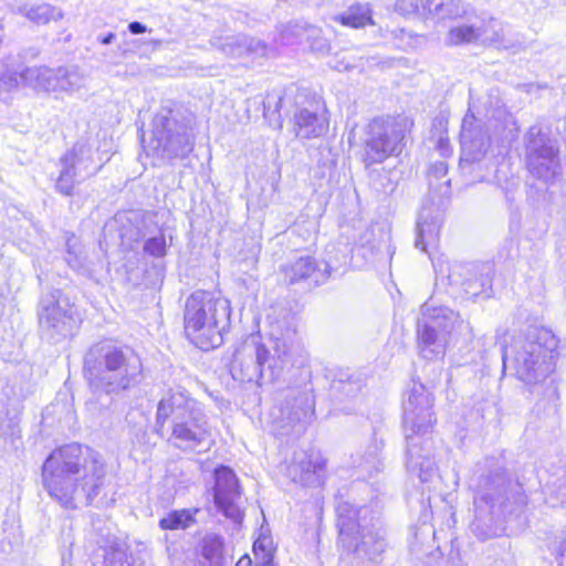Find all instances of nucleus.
Wrapping results in <instances>:
<instances>
[{"instance_id": "nucleus-1", "label": "nucleus", "mask_w": 566, "mask_h": 566, "mask_svg": "<svg viewBox=\"0 0 566 566\" xmlns=\"http://www.w3.org/2000/svg\"><path fill=\"white\" fill-rule=\"evenodd\" d=\"M106 467L101 455L78 443L55 449L42 465L43 486L61 506H90L105 484Z\"/></svg>"}, {"instance_id": "nucleus-2", "label": "nucleus", "mask_w": 566, "mask_h": 566, "mask_svg": "<svg viewBox=\"0 0 566 566\" xmlns=\"http://www.w3.org/2000/svg\"><path fill=\"white\" fill-rule=\"evenodd\" d=\"M84 375L95 392L120 396L144 380L139 354L129 345L113 339L93 344L84 356Z\"/></svg>"}, {"instance_id": "nucleus-3", "label": "nucleus", "mask_w": 566, "mask_h": 566, "mask_svg": "<svg viewBox=\"0 0 566 566\" xmlns=\"http://www.w3.org/2000/svg\"><path fill=\"white\" fill-rule=\"evenodd\" d=\"M300 349L295 328L274 335L269 344L249 339L239 345L229 363L232 378L240 382L255 384L259 387L274 382L294 364Z\"/></svg>"}, {"instance_id": "nucleus-4", "label": "nucleus", "mask_w": 566, "mask_h": 566, "mask_svg": "<svg viewBox=\"0 0 566 566\" xmlns=\"http://www.w3.org/2000/svg\"><path fill=\"white\" fill-rule=\"evenodd\" d=\"M171 417L170 439L184 451H195L208 444L210 431L202 405L181 387L170 389L157 406L156 432L164 436V426Z\"/></svg>"}, {"instance_id": "nucleus-5", "label": "nucleus", "mask_w": 566, "mask_h": 566, "mask_svg": "<svg viewBox=\"0 0 566 566\" xmlns=\"http://www.w3.org/2000/svg\"><path fill=\"white\" fill-rule=\"evenodd\" d=\"M338 544L358 558L374 563L382 560L387 548L380 514L370 505L354 506L342 502L336 509Z\"/></svg>"}, {"instance_id": "nucleus-6", "label": "nucleus", "mask_w": 566, "mask_h": 566, "mask_svg": "<svg viewBox=\"0 0 566 566\" xmlns=\"http://www.w3.org/2000/svg\"><path fill=\"white\" fill-rule=\"evenodd\" d=\"M558 340L546 328H531L514 339L510 348L501 346L504 369L512 368L525 385H537L554 370V353Z\"/></svg>"}, {"instance_id": "nucleus-7", "label": "nucleus", "mask_w": 566, "mask_h": 566, "mask_svg": "<svg viewBox=\"0 0 566 566\" xmlns=\"http://www.w3.org/2000/svg\"><path fill=\"white\" fill-rule=\"evenodd\" d=\"M185 333L202 350L219 347L230 323L229 302L206 291L192 293L185 306Z\"/></svg>"}, {"instance_id": "nucleus-8", "label": "nucleus", "mask_w": 566, "mask_h": 566, "mask_svg": "<svg viewBox=\"0 0 566 566\" xmlns=\"http://www.w3.org/2000/svg\"><path fill=\"white\" fill-rule=\"evenodd\" d=\"M195 134L192 120L172 101L163 105L151 122L149 150L161 159L185 158L192 150Z\"/></svg>"}, {"instance_id": "nucleus-9", "label": "nucleus", "mask_w": 566, "mask_h": 566, "mask_svg": "<svg viewBox=\"0 0 566 566\" xmlns=\"http://www.w3.org/2000/svg\"><path fill=\"white\" fill-rule=\"evenodd\" d=\"M36 317L41 338L55 344L74 336L82 323L77 307L59 289L41 294Z\"/></svg>"}, {"instance_id": "nucleus-10", "label": "nucleus", "mask_w": 566, "mask_h": 566, "mask_svg": "<svg viewBox=\"0 0 566 566\" xmlns=\"http://www.w3.org/2000/svg\"><path fill=\"white\" fill-rule=\"evenodd\" d=\"M525 161L528 172L544 184L560 174L559 147L547 128L532 126L524 136Z\"/></svg>"}, {"instance_id": "nucleus-11", "label": "nucleus", "mask_w": 566, "mask_h": 566, "mask_svg": "<svg viewBox=\"0 0 566 566\" xmlns=\"http://www.w3.org/2000/svg\"><path fill=\"white\" fill-rule=\"evenodd\" d=\"M405 130L394 118L377 117L365 129L363 161L366 168L389 157L399 156L403 149Z\"/></svg>"}, {"instance_id": "nucleus-12", "label": "nucleus", "mask_w": 566, "mask_h": 566, "mask_svg": "<svg viewBox=\"0 0 566 566\" xmlns=\"http://www.w3.org/2000/svg\"><path fill=\"white\" fill-rule=\"evenodd\" d=\"M459 322L458 313L449 307L433 308L430 315L423 314L417 326V347L422 358H443L448 338Z\"/></svg>"}, {"instance_id": "nucleus-13", "label": "nucleus", "mask_w": 566, "mask_h": 566, "mask_svg": "<svg viewBox=\"0 0 566 566\" xmlns=\"http://www.w3.org/2000/svg\"><path fill=\"white\" fill-rule=\"evenodd\" d=\"M402 428L410 443L409 452L419 437L415 433H430L437 422L433 411V396L421 382H413L403 401Z\"/></svg>"}, {"instance_id": "nucleus-14", "label": "nucleus", "mask_w": 566, "mask_h": 566, "mask_svg": "<svg viewBox=\"0 0 566 566\" xmlns=\"http://www.w3.org/2000/svg\"><path fill=\"white\" fill-rule=\"evenodd\" d=\"M279 434L300 437L314 413L312 388L291 387L280 406Z\"/></svg>"}, {"instance_id": "nucleus-15", "label": "nucleus", "mask_w": 566, "mask_h": 566, "mask_svg": "<svg viewBox=\"0 0 566 566\" xmlns=\"http://www.w3.org/2000/svg\"><path fill=\"white\" fill-rule=\"evenodd\" d=\"M25 77L31 87L44 92H64L72 94L84 86V74L77 66H61L49 69L46 66L27 67Z\"/></svg>"}, {"instance_id": "nucleus-16", "label": "nucleus", "mask_w": 566, "mask_h": 566, "mask_svg": "<svg viewBox=\"0 0 566 566\" xmlns=\"http://www.w3.org/2000/svg\"><path fill=\"white\" fill-rule=\"evenodd\" d=\"M448 271L450 284L460 286L467 298H475L480 295L491 296L492 266L489 263L453 262Z\"/></svg>"}, {"instance_id": "nucleus-17", "label": "nucleus", "mask_w": 566, "mask_h": 566, "mask_svg": "<svg viewBox=\"0 0 566 566\" xmlns=\"http://www.w3.org/2000/svg\"><path fill=\"white\" fill-rule=\"evenodd\" d=\"M486 462H490L488 464L489 473L480 475L474 497V505L481 513L484 507H489L490 513H492L496 505L503 506L507 500V486L510 484L506 471L501 464L494 463L493 459H488Z\"/></svg>"}, {"instance_id": "nucleus-18", "label": "nucleus", "mask_w": 566, "mask_h": 566, "mask_svg": "<svg viewBox=\"0 0 566 566\" xmlns=\"http://www.w3.org/2000/svg\"><path fill=\"white\" fill-rule=\"evenodd\" d=\"M214 478L213 501L216 506L227 518L240 524L243 513L238 505L241 492L237 475L229 467L221 465L214 470Z\"/></svg>"}, {"instance_id": "nucleus-19", "label": "nucleus", "mask_w": 566, "mask_h": 566, "mask_svg": "<svg viewBox=\"0 0 566 566\" xmlns=\"http://www.w3.org/2000/svg\"><path fill=\"white\" fill-rule=\"evenodd\" d=\"M335 266L332 260L318 263L314 258L306 255L300 256L281 266L283 282L287 285L305 283L311 285H321L331 276Z\"/></svg>"}, {"instance_id": "nucleus-20", "label": "nucleus", "mask_w": 566, "mask_h": 566, "mask_svg": "<svg viewBox=\"0 0 566 566\" xmlns=\"http://www.w3.org/2000/svg\"><path fill=\"white\" fill-rule=\"evenodd\" d=\"M461 147V165L481 161L490 147L488 130L470 114H467L462 120Z\"/></svg>"}, {"instance_id": "nucleus-21", "label": "nucleus", "mask_w": 566, "mask_h": 566, "mask_svg": "<svg viewBox=\"0 0 566 566\" xmlns=\"http://www.w3.org/2000/svg\"><path fill=\"white\" fill-rule=\"evenodd\" d=\"M326 461L315 452L295 453L287 468V474L295 483L304 486H319L323 483Z\"/></svg>"}, {"instance_id": "nucleus-22", "label": "nucleus", "mask_w": 566, "mask_h": 566, "mask_svg": "<svg viewBox=\"0 0 566 566\" xmlns=\"http://www.w3.org/2000/svg\"><path fill=\"white\" fill-rule=\"evenodd\" d=\"M293 130L300 138L310 139L324 135L328 130V118L319 102L296 109L293 116Z\"/></svg>"}, {"instance_id": "nucleus-23", "label": "nucleus", "mask_w": 566, "mask_h": 566, "mask_svg": "<svg viewBox=\"0 0 566 566\" xmlns=\"http://www.w3.org/2000/svg\"><path fill=\"white\" fill-rule=\"evenodd\" d=\"M428 434L429 433H415L419 439L416 440L417 442L412 447L413 451L411 452H409L411 446L408 439L405 438L406 468L410 473L417 475L421 482L429 481L434 465L432 460V443Z\"/></svg>"}, {"instance_id": "nucleus-24", "label": "nucleus", "mask_w": 566, "mask_h": 566, "mask_svg": "<svg viewBox=\"0 0 566 566\" xmlns=\"http://www.w3.org/2000/svg\"><path fill=\"white\" fill-rule=\"evenodd\" d=\"M441 224L442 214L439 209L423 207L417 220L415 247L428 252V247H434L439 241Z\"/></svg>"}, {"instance_id": "nucleus-25", "label": "nucleus", "mask_w": 566, "mask_h": 566, "mask_svg": "<svg viewBox=\"0 0 566 566\" xmlns=\"http://www.w3.org/2000/svg\"><path fill=\"white\" fill-rule=\"evenodd\" d=\"M211 43L219 51L231 57H240L248 53L263 54L265 46L256 39L250 38L245 34L216 36Z\"/></svg>"}, {"instance_id": "nucleus-26", "label": "nucleus", "mask_w": 566, "mask_h": 566, "mask_svg": "<svg viewBox=\"0 0 566 566\" xmlns=\"http://www.w3.org/2000/svg\"><path fill=\"white\" fill-rule=\"evenodd\" d=\"M60 161L67 163L83 177L96 174L102 165L94 166L93 149L86 140H77L73 148L61 157Z\"/></svg>"}, {"instance_id": "nucleus-27", "label": "nucleus", "mask_w": 566, "mask_h": 566, "mask_svg": "<svg viewBox=\"0 0 566 566\" xmlns=\"http://www.w3.org/2000/svg\"><path fill=\"white\" fill-rule=\"evenodd\" d=\"M429 14L438 20H457L468 17L472 7L462 0H428Z\"/></svg>"}, {"instance_id": "nucleus-28", "label": "nucleus", "mask_w": 566, "mask_h": 566, "mask_svg": "<svg viewBox=\"0 0 566 566\" xmlns=\"http://www.w3.org/2000/svg\"><path fill=\"white\" fill-rule=\"evenodd\" d=\"M364 386L365 381L361 375L349 371H339L331 385L332 391L338 399H342L343 397L355 398L361 391Z\"/></svg>"}, {"instance_id": "nucleus-29", "label": "nucleus", "mask_w": 566, "mask_h": 566, "mask_svg": "<svg viewBox=\"0 0 566 566\" xmlns=\"http://www.w3.org/2000/svg\"><path fill=\"white\" fill-rule=\"evenodd\" d=\"M475 27L479 29L476 32L478 42L482 43H500L503 40V28L501 23L489 14L475 15L473 18Z\"/></svg>"}, {"instance_id": "nucleus-30", "label": "nucleus", "mask_w": 566, "mask_h": 566, "mask_svg": "<svg viewBox=\"0 0 566 566\" xmlns=\"http://www.w3.org/2000/svg\"><path fill=\"white\" fill-rule=\"evenodd\" d=\"M17 13L38 25H43L62 18V12L49 3L38 6L23 4L17 8Z\"/></svg>"}, {"instance_id": "nucleus-31", "label": "nucleus", "mask_w": 566, "mask_h": 566, "mask_svg": "<svg viewBox=\"0 0 566 566\" xmlns=\"http://www.w3.org/2000/svg\"><path fill=\"white\" fill-rule=\"evenodd\" d=\"M334 20L345 27L354 29L364 28L367 24H374L371 9L368 4L360 3L350 6L346 11L336 15Z\"/></svg>"}, {"instance_id": "nucleus-32", "label": "nucleus", "mask_w": 566, "mask_h": 566, "mask_svg": "<svg viewBox=\"0 0 566 566\" xmlns=\"http://www.w3.org/2000/svg\"><path fill=\"white\" fill-rule=\"evenodd\" d=\"M479 29L475 27L473 18H469V22L451 28L446 35L448 45H461L478 42Z\"/></svg>"}, {"instance_id": "nucleus-33", "label": "nucleus", "mask_w": 566, "mask_h": 566, "mask_svg": "<svg viewBox=\"0 0 566 566\" xmlns=\"http://www.w3.org/2000/svg\"><path fill=\"white\" fill-rule=\"evenodd\" d=\"M27 69L21 73H17L6 67L0 63V94L2 92H10L18 88L20 85L31 87L30 81L25 77Z\"/></svg>"}, {"instance_id": "nucleus-34", "label": "nucleus", "mask_w": 566, "mask_h": 566, "mask_svg": "<svg viewBox=\"0 0 566 566\" xmlns=\"http://www.w3.org/2000/svg\"><path fill=\"white\" fill-rule=\"evenodd\" d=\"M61 171L55 182V189L63 196H72L77 177L82 175L70 164L60 161Z\"/></svg>"}, {"instance_id": "nucleus-35", "label": "nucleus", "mask_w": 566, "mask_h": 566, "mask_svg": "<svg viewBox=\"0 0 566 566\" xmlns=\"http://www.w3.org/2000/svg\"><path fill=\"white\" fill-rule=\"evenodd\" d=\"M192 514L187 511H171L160 518L159 527L161 530H185L193 522Z\"/></svg>"}, {"instance_id": "nucleus-36", "label": "nucleus", "mask_w": 566, "mask_h": 566, "mask_svg": "<svg viewBox=\"0 0 566 566\" xmlns=\"http://www.w3.org/2000/svg\"><path fill=\"white\" fill-rule=\"evenodd\" d=\"M202 556L210 560L217 562L222 558L223 554V538L217 534H208L202 539L201 545Z\"/></svg>"}, {"instance_id": "nucleus-37", "label": "nucleus", "mask_w": 566, "mask_h": 566, "mask_svg": "<svg viewBox=\"0 0 566 566\" xmlns=\"http://www.w3.org/2000/svg\"><path fill=\"white\" fill-rule=\"evenodd\" d=\"M369 170V182L370 186L378 192H392L395 189V184L391 180L388 171L385 169H377V168H367Z\"/></svg>"}, {"instance_id": "nucleus-38", "label": "nucleus", "mask_w": 566, "mask_h": 566, "mask_svg": "<svg viewBox=\"0 0 566 566\" xmlns=\"http://www.w3.org/2000/svg\"><path fill=\"white\" fill-rule=\"evenodd\" d=\"M272 541L270 537L260 536L253 543V553L255 559L261 562V566H274L273 564V551H272Z\"/></svg>"}, {"instance_id": "nucleus-39", "label": "nucleus", "mask_w": 566, "mask_h": 566, "mask_svg": "<svg viewBox=\"0 0 566 566\" xmlns=\"http://www.w3.org/2000/svg\"><path fill=\"white\" fill-rule=\"evenodd\" d=\"M428 0H397L396 9L402 14H429Z\"/></svg>"}, {"instance_id": "nucleus-40", "label": "nucleus", "mask_w": 566, "mask_h": 566, "mask_svg": "<svg viewBox=\"0 0 566 566\" xmlns=\"http://www.w3.org/2000/svg\"><path fill=\"white\" fill-rule=\"evenodd\" d=\"M166 250L167 244L163 234L149 238L144 243V251L154 258H163L166 255Z\"/></svg>"}, {"instance_id": "nucleus-41", "label": "nucleus", "mask_w": 566, "mask_h": 566, "mask_svg": "<svg viewBox=\"0 0 566 566\" xmlns=\"http://www.w3.org/2000/svg\"><path fill=\"white\" fill-rule=\"evenodd\" d=\"M283 96L280 93H269L263 101L264 117H272L279 114L282 107Z\"/></svg>"}, {"instance_id": "nucleus-42", "label": "nucleus", "mask_w": 566, "mask_h": 566, "mask_svg": "<svg viewBox=\"0 0 566 566\" xmlns=\"http://www.w3.org/2000/svg\"><path fill=\"white\" fill-rule=\"evenodd\" d=\"M126 557V552L119 544L113 545L105 553V566H124Z\"/></svg>"}, {"instance_id": "nucleus-43", "label": "nucleus", "mask_w": 566, "mask_h": 566, "mask_svg": "<svg viewBox=\"0 0 566 566\" xmlns=\"http://www.w3.org/2000/svg\"><path fill=\"white\" fill-rule=\"evenodd\" d=\"M73 240H75V238H70L66 241L67 253L65 256V261L70 268H72L74 270H78L82 268L83 263L80 258V253L76 250V242L73 243L72 242Z\"/></svg>"}, {"instance_id": "nucleus-44", "label": "nucleus", "mask_w": 566, "mask_h": 566, "mask_svg": "<svg viewBox=\"0 0 566 566\" xmlns=\"http://www.w3.org/2000/svg\"><path fill=\"white\" fill-rule=\"evenodd\" d=\"M448 172V165L444 163V161H437L434 163L430 170H429V176L430 178L433 177L436 179H440L442 177H444Z\"/></svg>"}, {"instance_id": "nucleus-45", "label": "nucleus", "mask_w": 566, "mask_h": 566, "mask_svg": "<svg viewBox=\"0 0 566 566\" xmlns=\"http://www.w3.org/2000/svg\"><path fill=\"white\" fill-rule=\"evenodd\" d=\"M120 237L123 240L137 241L140 238V231L137 227H132L129 230L126 227L120 229Z\"/></svg>"}, {"instance_id": "nucleus-46", "label": "nucleus", "mask_w": 566, "mask_h": 566, "mask_svg": "<svg viewBox=\"0 0 566 566\" xmlns=\"http://www.w3.org/2000/svg\"><path fill=\"white\" fill-rule=\"evenodd\" d=\"M363 465L365 467L366 470L380 471L382 469V462L380 461V459L377 455H374L370 459V461L366 460Z\"/></svg>"}, {"instance_id": "nucleus-47", "label": "nucleus", "mask_w": 566, "mask_h": 566, "mask_svg": "<svg viewBox=\"0 0 566 566\" xmlns=\"http://www.w3.org/2000/svg\"><path fill=\"white\" fill-rule=\"evenodd\" d=\"M128 31L132 34H143L147 31V27L138 21H133L128 24Z\"/></svg>"}, {"instance_id": "nucleus-48", "label": "nucleus", "mask_w": 566, "mask_h": 566, "mask_svg": "<svg viewBox=\"0 0 566 566\" xmlns=\"http://www.w3.org/2000/svg\"><path fill=\"white\" fill-rule=\"evenodd\" d=\"M235 566H261V562L256 560L255 565H253L251 557L249 555H244L238 560Z\"/></svg>"}, {"instance_id": "nucleus-49", "label": "nucleus", "mask_w": 566, "mask_h": 566, "mask_svg": "<svg viewBox=\"0 0 566 566\" xmlns=\"http://www.w3.org/2000/svg\"><path fill=\"white\" fill-rule=\"evenodd\" d=\"M523 86L525 87V91L527 93H534V92H537L538 90L548 87L546 84L541 85V84H535V83L524 84Z\"/></svg>"}, {"instance_id": "nucleus-50", "label": "nucleus", "mask_w": 566, "mask_h": 566, "mask_svg": "<svg viewBox=\"0 0 566 566\" xmlns=\"http://www.w3.org/2000/svg\"><path fill=\"white\" fill-rule=\"evenodd\" d=\"M115 38H116L115 33L108 32V33H106L104 35H99L98 36V41L102 44L107 45V44H111L114 41Z\"/></svg>"}, {"instance_id": "nucleus-51", "label": "nucleus", "mask_w": 566, "mask_h": 566, "mask_svg": "<svg viewBox=\"0 0 566 566\" xmlns=\"http://www.w3.org/2000/svg\"><path fill=\"white\" fill-rule=\"evenodd\" d=\"M560 556L566 557V542L560 547Z\"/></svg>"}, {"instance_id": "nucleus-52", "label": "nucleus", "mask_w": 566, "mask_h": 566, "mask_svg": "<svg viewBox=\"0 0 566 566\" xmlns=\"http://www.w3.org/2000/svg\"><path fill=\"white\" fill-rule=\"evenodd\" d=\"M439 146H440L441 148H443V147H444V140H443V138H440V140H439Z\"/></svg>"}, {"instance_id": "nucleus-53", "label": "nucleus", "mask_w": 566, "mask_h": 566, "mask_svg": "<svg viewBox=\"0 0 566 566\" xmlns=\"http://www.w3.org/2000/svg\"><path fill=\"white\" fill-rule=\"evenodd\" d=\"M11 427H12V436H14L15 434V424H12Z\"/></svg>"}]
</instances>
